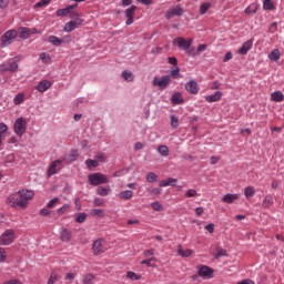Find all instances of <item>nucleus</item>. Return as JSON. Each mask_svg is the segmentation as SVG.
I'll list each match as a JSON object with an SVG mask.
<instances>
[{
  "label": "nucleus",
  "mask_w": 284,
  "mask_h": 284,
  "mask_svg": "<svg viewBox=\"0 0 284 284\" xmlns=\"http://www.w3.org/2000/svg\"><path fill=\"white\" fill-rule=\"evenodd\" d=\"M34 193L32 191L22 190L17 193H13L7 197V205L10 207H19V210H26L28 207V201L33 199Z\"/></svg>",
  "instance_id": "1"
},
{
  "label": "nucleus",
  "mask_w": 284,
  "mask_h": 284,
  "mask_svg": "<svg viewBox=\"0 0 284 284\" xmlns=\"http://www.w3.org/2000/svg\"><path fill=\"white\" fill-rule=\"evenodd\" d=\"M72 20L67 22L63 27L64 32H74L78 28L83 26L84 20L81 18V13L78 17L71 18Z\"/></svg>",
  "instance_id": "2"
},
{
  "label": "nucleus",
  "mask_w": 284,
  "mask_h": 284,
  "mask_svg": "<svg viewBox=\"0 0 284 284\" xmlns=\"http://www.w3.org/2000/svg\"><path fill=\"white\" fill-rule=\"evenodd\" d=\"M17 241V233L14 230H7L0 235V245H12Z\"/></svg>",
  "instance_id": "3"
},
{
  "label": "nucleus",
  "mask_w": 284,
  "mask_h": 284,
  "mask_svg": "<svg viewBox=\"0 0 284 284\" xmlns=\"http://www.w3.org/2000/svg\"><path fill=\"white\" fill-rule=\"evenodd\" d=\"M26 130H28V123L26 122V119L18 118L13 123L14 134H17V136L22 138L23 134H26Z\"/></svg>",
  "instance_id": "4"
},
{
  "label": "nucleus",
  "mask_w": 284,
  "mask_h": 284,
  "mask_svg": "<svg viewBox=\"0 0 284 284\" xmlns=\"http://www.w3.org/2000/svg\"><path fill=\"white\" fill-rule=\"evenodd\" d=\"M172 83V75H163L162 78H154L153 85L159 90H165Z\"/></svg>",
  "instance_id": "5"
},
{
  "label": "nucleus",
  "mask_w": 284,
  "mask_h": 284,
  "mask_svg": "<svg viewBox=\"0 0 284 284\" xmlns=\"http://www.w3.org/2000/svg\"><path fill=\"white\" fill-rule=\"evenodd\" d=\"M19 32H17V30H9L7 31L2 37H1V47L6 48L8 45H10L14 39H17Z\"/></svg>",
  "instance_id": "6"
},
{
  "label": "nucleus",
  "mask_w": 284,
  "mask_h": 284,
  "mask_svg": "<svg viewBox=\"0 0 284 284\" xmlns=\"http://www.w3.org/2000/svg\"><path fill=\"white\" fill-rule=\"evenodd\" d=\"M89 182L91 185H103V183H109V180L102 173H93L89 175Z\"/></svg>",
  "instance_id": "7"
},
{
  "label": "nucleus",
  "mask_w": 284,
  "mask_h": 284,
  "mask_svg": "<svg viewBox=\"0 0 284 284\" xmlns=\"http://www.w3.org/2000/svg\"><path fill=\"white\" fill-rule=\"evenodd\" d=\"M92 250H93V254L95 256H99V254H103L104 252H108V244L102 239L95 240L93 242Z\"/></svg>",
  "instance_id": "8"
},
{
  "label": "nucleus",
  "mask_w": 284,
  "mask_h": 284,
  "mask_svg": "<svg viewBox=\"0 0 284 284\" xmlns=\"http://www.w3.org/2000/svg\"><path fill=\"white\" fill-rule=\"evenodd\" d=\"M193 39H185V38H176L173 40V45H178L180 50H184L187 52L192 47Z\"/></svg>",
  "instance_id": "9"
},
{
  "label": "nucleus",
  "mask_w": 284,
  "mask_h": 284,
  "mask_svg": "<svg viewBox=\"0 0 284 284\" xmlns=\"http://www.w3.org/2000/svg\"><path fill=\"white\" fill-rule=\"evenodd\" d=\"M183 8L181 6L171 7L166 12V19H174V17H183Z\"/></svg>",
  "instance_id": "10"
},
{
  "label": "nucleus",
  "mask_w": 284,
  "mask_h": 284,
  "mask_svg": "<svg viewBox=\"0 0 284 284\" xmlns=\"http://www.w3.org/2000/svg\"><path fill=\"white\" fill-rule=\"evenodd\" d=\"M63 168V161L61 160H55L50 163L49 169H48V176H54L59 170Z\"/></svg>",
  "instance_id": "11"
},
{
  "label": "nucleus",
  "mask_w": 284,
  "mask_h": 284,
  "mask_svg": "<svg viewBox=\"0 0 284 284\" xmlns=\"http://www.w3.org/2000/svg\"><path fill=\"white\" fill-rule=\"evenodd\" d=\"M197 274L199 276H201L202 278H212L213 274H214V270L211 268L210 266H205V265H200L197 267Z\"/></svg>",
  "instance_id": "12"
},
{
  "label": "nucleus",
  "mask_w": 284,
  "mask_h": 284,
  "mask_svg": "<svg viewBox=\"0 0 284 284\" xmlns=\"http://www.w3.org/2000/svg\"><path fill=\"white\" fill-rule=\"evenodd\" d=\"M17 72L19 70V63H17V60L11 59L8 61V64H2L0 72Z\"/></svg>",
  "instance_id": "13"
},
{
  "label": "nucleus",
  "mask_w": 284,
  "mask_h": 284,
  "mask_svg": "<svg viewBox=\"0 0 284 284\" xmlns=\"http://www.w3.org/2000/svg\"><path fill=\"white\" fill-rule=\"evenodd\" d=\"M124 14L126 17V26H132L134 23V14H136V6H131L124 11Z\"/></svg>",
  "instance_id": "14"
},
{
  "label": "nucleus",
  "mask_w": 284,
  "mask_h": 284,
  "mask_svg": "<svg viewBox=\"0 0 284 284\" xmlns=\"http://www.w3.org/2000/svg\"><path fill=\"white\" fill-rule=\"evenodd\" d=\"M68 14H69L70 19H77V17H79V12L71 11L68 6L63 9H59L57 11V17H68Z\"/></svg>",
  "instance_id": "15"
},
{
  "label": "nucleus",
  "mask_w": 284,
  "mask_h": 284,
  "mask_svg": "<svg viewBox=\"0 0 284 284\" xmlns=\"http://www.w3.org/2000/svg\"><path fill=\"white\" fill-rule=\"evenodd\" d=\"M186 92H190V94H199V84L194 80H190L185 84Z\"/></svg>",
  "instance_id": "16"
},
{
  "label": "nucleus",
  "mask_w": 284,
  "mask_h": 284,
  "mask_svg": "<svg viewBox=\"0 0 284 284\" xmlns=\"http://www.w3.org/2000/svg\"><path fill=\"white\" fill-rule=\"evenodd\" d=\"M241 199V195L240 194H231V193H227L225 194L223 197H222V201L223 203H229V204H232L234 203V201H239Z\"/></svg>",
  "instance_id": "17"
},
{
  "label": "nucleus",
  "mask_w": 284,
  "mask_h": 284,
  "mask_svg": "<svg viewBox=\"0 0 284 284\" xmlns=\"http://www.w3.org/2000/svg\"><path fill=\"white\" fill-rule=\"evenodd\" d=\"M176 183H179L178 179L169 178L166 180L160 181L159 185H160V187H168V186L174 187V185H176Z\"/></svg>",
  "instance_id": "18"
},
{
  "label": "nucleus",
  "mask_w": 284,
  "mask_h": 284,
  "mask_svg": "<svg viewBox=\"0 0 284 284\" xmlns=\"http://www.w3.org/2000/svg\"><path fill=\"white\" fill-rule=\"evenodd\" d=\"M222 97H223V92L217 91V92H215L212 95H206L205 97V101L207 103H216L220 99H222Z\"/></svg>",
  "instance_id": "19"
},
{
  "label": "nucleus",
  "mask_w": 284,
  "mask_h": 284,
  "mask_svg": "<svg viewBox=\"0 0 284 284\" xmlns=\"http://www.w3.org/2000/svg\"><path fill=\"white\" fill-rule=\"evenodd\" d=\"M50 88H52V83L48 80L41 81L38 85H37V90L39 92H48V90H50Z\"/></svg>",
  "instance_id": "20"
},
{
  "label": "nucleus",
  "mask_w": 284,
  "mask_h": 284,
  "mask_svg": "<svg viewBox=\"0 0 284 284\" xmlns=\"http://www.w3.org/2000/svg\"><path fill=\"white\" fill-rule=\"evenodd\" d=\"M171 102L173 105H182L185 101L183 100V94H181V92H175L171 98Z\"/></svg>",
  "instance_id": "21"
},
{
  "label": "nucleus",
  "mask_w": 284,
  "mask_h": 284,
  "mask_svg": "<svg viewBox=\"0 0 284 284\" xmlns=\"http://www.w3.org/2000/svg\"><path fill=\"white\" fill-rule=\"evenodd\" d=\"M132 196H134V192H132L131 190H125L118 194V199H121V201H130Z\"/></svg>",
  "instance_id": "22"
},
{
  "label": "nucleus",
  "mask_w": 284,
  "mask_h": 284,
  "mask_svg": "<svg viewBox=\"0 0 284 284\" xmlns=\"http://www.w3.org/2000/svg\"><path fill=\"white\" fill-rule=\"evenodd\" d=\"M71 240H72V232H70L68 229H62L61 241H63V243H70Z\"/></svg>",
  "instance_id": "23"
},
{
  "label": "nucleus",
  "mask_w": 284,
  "mask_h": 284,
  "mask_svg": "<svg viewBox=\"0 0 284 284\" xmlns=\"http://www.w3.org/2000/svg\"><path fill=\"white\" fill-rule=\"evenodd\" d=\"M67 39H70V36L59 39L57 38V36H51L49 38L50 43H52L53 45H61V43H65Z\"/></svg>",
  "instance_id": "24"
},
{
  "label": "nucleus",
  "mask_w": 284,
  "mask_h": 284,
  "mask_svg": "<svg viewBox=\"0 0 284 284\" xmlns=\"http://www.w3.org/2000/svg\"><path fill=\"white\" fill-rule=\"evenodd\" d=\"M94 281H97V275H94L92 273H88V274L83 275V277H82L83 284H94Z\"/></svg>",
  "instance_id": "25"
},
{
  "label": "nucleus",
  "mask_w": 284,
  "mask_h": 284,
  "mask_svg": "<svg viewBox=\"0 0 284 284\" xmlns=\"http://www.w3.org/2000/svg\"><path fill=\"white\" fill-rule=\"evenodd\" d=\"M271 100L275 101V103H281L284 101V94L281 91H275L271 94Z\"/></svg>",
  "instance_id": "26"
},
{
  "label": "nucleus",
  "mask_w": 284,
  "mask_h": 284,
  "mask_svg": "<svg viewBox=\"0 0 284 284\" xmlns=\"http://www.w3.org/2000/svg\"><path fill=\"white\" fill-rule=\"evenodd\" d=\"M268 59L271 61H278V59H281V50L278 49H274L270 54H268Z\"/></svg>",
  "instance_id": "27"
},
{
  "label": "nucleus",
  "mask_w": 284,
  "mask_h": 284,
  "mask_svg": "<svg viewBox=\"0 0 284 284\" xmlns=\"http://www.w3.org/2000/svg\"><path fill=\"white\" fill-rule=\"evenodd\" d=\"M178 254H180V256H183L184 258H187V256H192V254H194V251H192L190 248L183 250L180 247L178 250Z\"/></svg>",
  "instance_id": "28"
},
{
  "label": "nucleus",
  "mask_w": 284,
  "mask_h": 284,
  "mask_svg": "<svg viewBox=\"0 0 284 284\" xmlns=\"http://www.w3.org/2000/svg\"><path fill=\"white\" fill-rule=\"evenodd\" d=\"M250 52V41H246L239 50L237 54H247Z\"/></svg>",
  "instance_id": "29"
},
{
  "label": "nucleus",
  "mask_w": 284,
  "mask_h": 284,
  "mask_svg": "<svg viewBox=\"0 0 284 284\" xmlns=\"http://www.w3.org/2000/svg\"><path fill=\"white\" fill-rule=\"evenodd\" d=\"M122 78L124 81L132 82V81H134V73H132V71H123Z\"/></svg>",
  "instance_id": "30"
},
{
  "label": "nucleus",
  "mask_w": 284,
  "mask_h": 284,
  "mask_svg": "<svg viewBox=\"0 0 284 284\" xmlns=\"http://www.w3.org/2000/svg\"><path fill=\"white\" fill-rule=\"evenodd\" d=\"M146 181L148 183H156V181H159V175H156L154 172H149L146 174Z\"/></svg>",
  "instance_id": "31"
},
{
  "label": "nucleus",
  "mask_w": 284,
  "mask_h": 284,
  "mask_svg": "<svg viewBox=\"0 0 284 284\" xmlns=\"http://www.w3.org/2000/svg\"><path fill=\"white\" fill-rule=\"evenodd\" d=\"M158 152L161 154V156H168L170 154V149L168 145H160L158 146Z\"/></svg>",
  "instance_id": "32"
},
{
  "label": "nucleus",
  "mask_w": 284,
  "mask_h": 284,
  "mask_svg": "<svg viewBox=\"0 0 284 284\" xmlns=\"http://www.w3.org/2000/svg\"><path fill=\"white\" fill-rule=\"evenodd\" d=\"M26 101V95L23 93H18L16 98L13 99L14 105H21Z\"/></svg>",
  "instance_id": "33"
},
{
  "label": "nucleus",
  "mask_w": 284,
  "mask_h": 284,
  "mask_svg": "<svg viewBox=\"0 0 284 284\" xmlns=\"http://www.w3.org/2000/svg\"><path fill=\"white\" fill-rule=\"evenodd\" d=\"M97 193L99 196H108L110 194V187L99 186Z\"/></svg>",
  "instance_id": "34"
},
{
  "label": "nucleus",
  "mask_w": 284,
  "mask_h": 284,
  "mask_svg": "<svg viewBox=\"0 0 284 284\" xmlns=\"http://www.w3.org/2000/svg\"><path fill=\"white\" fill-rule=\"evenodd\" d=\"M91 216H99L100 219H103V216H105V211L101 209H93L91 211Z\"/></svg>",
  "instance_id": "35"
},
{
  "label": "nucleus",
  "mask_w": 284,
  "mask_h": 284,
  "mask_svg": "<svg viewBox=\"0 0 284 284\" xmlns=\"http://www.w3.org/2000/svg\"><path fill=\"white\" fill-rule=\"evenodd\" d=\"M210 8H212V4L209 2H204L203 4H201L200 14H206V12L210 10Z\"/></svg>",
  "instance_id": "36"
},
{
  "label": "nucleus",
  "mask_w": 284,
  "mask_h": 284,
  "mask_svg": "<svg viewBox=\"0 0 284 284\" xmlns=\"http://www.w3.org/2000/svg\"><path fill=\"white\" fill-rule=\"evenodd\" d=\"M40 59L42 63H45L47 65H49V63H52V58H50V54L48 53H41Z\"/></svg>",
  "instance_id": "37"
},
{
  "label": "nucleus",
  "mask_w": 284,
  "mask_h": 284,
  "mask_svg": "<svg viewBox=\"0 0 284 284\" xmlns=\"http://www.w3.org/2000/svg\"><path fill=\"white\" fill-rule=\"evenodd\" d=\"M214 256L215 258H221V256H227V251L225 248L217 247Z\"/></svg>",
  "instance_id": "38"
},
{
  "label": "nucleus",
  "mask_w": 284,
  "mask_h": 284,
  "mask_svg": "<svg viewBox=\"0 0 284 284\" xmlns=\"http://www.w3.org/2000/svg\"><path fill=\"white\" fill-rule=\"evenodd\" d=\"M184 196L186 199H194V196H199V192H196L194 189H190L185 192Z\"/></svg>",
  "instance_id": "39"
},
{
  "label": "nucleus",
  "mask_w": 284,
  "mask_h": 284,
  "mask_svg": "<svg viewBox=\"0 0 284 284\" xmlns=\"http://www.w3.org/2000/svg\"><path fill=\"white\" fill-rule=\"evenodd\" d=\"M52 0H40L39 2H37L34 4V8H45L48 6H50Z\"/></svg>",
  "instance_id": "40"
},
{
  "label": "nucleus",
  "mask_w": 284,
  "mask_h": 284,
  "mask_svg": "<svg viewBox=\"0 0 284 284\" xmlns=\"http://www.w3.org/2000/svg\"><path fill=\"white\" fill-rule=\"evenodd\" d=\"M87 219H88V214H85V213H79V214L77 215V217H75V222H77V223H85Z\"/></svg>",
  "instance_id": "41"
},
{
  "label": "nucleus",
  "mask_w": 284,
  "mask_h": 284,
  "mask_svg": "<svg viewBox=\"0 0 284 284\" xmlns=\"http://www.w3.org/2000/svg\"><path fill=\"white\" fill-rule=\"evenodd\" d=\"M264 10H274V2L272 0H264Z\"/></svg>",
  "instance_id": "42"
},
{
  "label": "nucleus",
  "mask_w": 284,
  "mask_h": 284,
  "mask_svg": "<svg viewBox=\"0 0 284 284\" xmlns=\"http://www.w3.org/2000/svg\"><path fill=\"white\" fill-rule=\"evenodd\" d=\"M85 165H87V166L89 168V170H90V169H92V168H99V162H97L95 160L89 159V160L85 161Z\"/></svg>",
  "instance_id": "43"
},
{
  "label": "nucleus",
  "mask_w": 284,
  "mask_h": 284,
  "mask_svg": "<svg viewBox=\"0 0 284 284\" xmlns=\"http://www.w3.org/2000/svg\"><path fill=\"white\" fill-rule=\"evenodd\" d=\"M57 281H59V275L52 272L47 284H54Z\"/></svg>",
  "instance_id": "44"
},
{
  "label": "nucleus",
  "mask_w": 284,
  "mask_h": 284,
  "mask_svg": "<svg viewBox=\"0 0 284 284\" xmlns=\"http://www.w3.org/2000/svg\"><path fill=\"white\" fill-rule=\"evenodd\" d=\"M126 277L130 278L131 281H140L141 276L136 275V273L129 271L126 274Z\"/></svg>",
  "instance_id": "45"
},
{
  "label": "nucleus",
  "mask_w": 284,
  "mask_h": 284,
  "mask_svg": "<svg viewBox=\"0 0 284 284\" xmlns=\"http://www.w3.org/2000/svg\"><path fill=\"white\" fill-rule=\"evenodd\" d=\"M171 126L175 130L179 128V116L171 115Z\"/></svg>",
  "instance_id": "46"
},
{
  "label": "nucleus",
  "mask_w": 284,
  "mask_h": 284,
  "mask_svg": "<svg viewBox=\"0 0 284 284\" xmlns=\"http://www.w3.org/2000/svg\"><path fill=\"white\" fill-rule=\"evenodd\" d=\"M151 207H152V210H154L155 212H161V210H163V206H162L161 203H159V202H153V203H151Z\"/></svg>",
  "instance_id": "47"
},
{
  "label": "nucleus",
  "mask_w": 284,
  "mask_h": 284,
  "mask_svg": "<svg viewBox=\"0 0 284 284\" xmlns=\"http://www.w3.org/2000/svg\"><path fill=\"white\" fill-rule=\"evenodd\" d=\"M65 212H70V204H64L62 207L58 209V214H65Z\"/></svg>",
  "instance_id": "48"
},
{
  "label": "nucleus",
  "mask_w": 284,
  "mask_h": 284,
  "mask_svg": "<svg viewBox=\"0 0 284 284\" xmlns=\"http://www.w3.org/2000/svg\"><path fill=\"white\" fill-rule=\"evenodd\" d=\"M180 74H181V69L179 67H176L171 71V77H173V79H179Z\"/></svg>",
  "instance_id": "49"
},
{
  "label": "nucleus",
  "mask_w": 284,
  "mask_h": 284,
  "mask_svg": "<svg viewBox=\"0 0 284 284\" xmlns=\"http://www.w3.org/2000/svg\"><path fill=\"white\" fill-rule=\"evenodd\" d=\"M57 203H59V197H54L52 199L48 204H47V207L49 210H52V207H54L57 205Z\"/></svg>",
  "instance_id": "50"
},
{
  "label": "nucleus",
  "mask_w": 284,
  "mask_h": 284,
  "mask_svg": "<svg viewBox=\"0 0 284 284\" xmlns=\"http://www.w3.org/2000/svg\"><path fill=\"white\" fill-rule=\"evenodd\" d=\"M79 158V151L74 150L71 151L70 155H69V160L72 161H77V159Z\"/></svg>",
  "instance_id": "51"
},
{
  "label": "nucleus",
  "mask_w": 284,
  "mask_h": 284,
  "mask_svg": "<svg viewBox=\"0 0 284 284\" xmlns=\"http://www.w3.org/2000/svg\"><path fill=\"white\" fill-rule=\"evenodd\" d=\"M148 192H150V194H154L155 196H158V194H161V189H159V187H149Z\"/></svg>",
  "instance_id": "52"
},
{
  "label": "nucleus",
  "mask_w": 284,
  "mask_h": 284,
  "mask_svg": "<svg viewBox=\"0 0 284 284\" xmlns=\"http://www.w3.org/2000/svg\"><path fill=\"white\" fill-rule=\"evenodd\" d=\"M272 203H273L272 196H266L264 199L263 205L264 207H270Z\"/></svg>",
  "instance_id": "53"
},
{
  "label": "nucleus",
  "mask_w": 284,
  "mask_h": 284,
  "mask_svg": "<svg viewBox=\"0 0 284 284\" xmlns=\"http://www.w3.org/2000/svg\"><path fill=\"white\" fill-rule=\"evenodd\" d=\"M30 28H22L21 31V37H23L24 39H28V37H30Z\"/></svg>",
  "instance_id": "54"
},
{
  "label": "nucleus",
  "mask_w": 284,
  "mask_h": 284,
  "mask_svg": "<svg viewBox=\"0 0 284 284\" xmlns=\"http://www.w3.org/2000/svg\"><path fill=\"white\" fill-rule=\"evenodd\" d=\"M6 132H8V125H6V123H0V136H2V134H6Z\"/></svg>",
  "instance_id": "55"
},
{
  "label": "nucleus",
  "mask_w": 284,
  "mask_h": 284,
  "mask_svg": "<svg viewBox=\"0 0 284 284\" xmlns=\"http://www.w3.org/2000/svg\"><path fill=\"white\" fill-rule=\"evenodd\" d=\"M93 203L95 207H102V205H104L103 200L100 197H95Z\"/></svg>",
  "instance_id": "56"
},
{
  "label": "nucleus",
  "mask_w": 284,
  "mask_h": 284,
  "mask_svg": "<svg viewBox=\"0 0 284 284\" xmlns=\"http://www.w3.org/2000/svg\"><path fill=\"white\" fill-rule=\"evenodd\" d=\"M207 50V44H200L196 49L197 54H201V52H205Z\"/></svg>",
  "instance_id": "57"
},
{
  "label": "nucleus",
  "mask_w": 284,
  "mask_h": 284,
  "mask_svg": "<svg viewBox=\"0 0 284 284\" xmlns=\"http://www.w3.org/2000/svg\"><path fill=\"white\" fill-rule=\"evenodd\" d=\"M152 261H154V257H151L150 260L142 261L141 265H146V267H152Z\"/></svg>",
  "instance_id": "58"
},
{
  "label": "nucleus",
  "mask_w": 284,
  "mask_h": 284,
  "mask_svg": "<svg viewBox=\"0 0 284 284\" xmlns=\"http://www.w3.org/2000/svg\"><path fill=\"white\" fill-rule=\"evenodd\" d=\"M6 261V250L0 247V263Z\"/></svg>",
  "instance_id": "59"
},
{
  "label": "nucleus",
  "mask_w": 284,
  "mask_h": 284,
  "mask_svg": "<svg viewBox=\"0 0 284 284\" xmlns=\"http://www.w3.org/2000/svg\"><path fill=\"white\" fill-rule=\"evenodd\" d=\"M204 230H206L207 232H210V234H214V224H207Z\"/></svg>",
  "instance_id": "60"
},
{
  "label": "nucleus",
  "mask_w": 284,
  "mask_h": 284,
  "mask_svg": "<svg viewBox=\"0 0 284 284\" xmlns=\"http://www.w3.org/2000/svg\"><path fill=\"white\" fill-rule=\"evenodd\" d=\"M95 159H97V161L103 162V161H105V154H103V153H98V154L95 155Z\"/></svg>",
  "instance_id": "61"
},
{
  "label": "nucleus",
  "mask_w": 284,
  "mask_h": 284,
  "mask_svg": "<svg viewBox=\"0 0 284 284\" xmlns=\"http://www.w3.org/2000/svg\"><path fill=\"white\" fill-rule=\"evenodd\" d=\"M231 59H232V52H227L224 55L223 61H224V63H227V61H231Z\"/></svg>",
  "instance_id": "62"
},
{
  "label": "nucleus",
  "mask_w": 284,
  "mask_h": 284,
  "mask_svg": "<svg viewBox=\"0 0 284 284\" xmlns=\"http://www.w3.org/2000/svg\"><path fill=\"white\" fill-rule=\"evenodd\" d=\"M169 63H170L171 65H176V64L179 63V61L176 60L175 57H170V58H169Z\"/></svg>",
  "instance_id": "63"
},
{
  "label": "nucleus",
  "mask_w": 284,
  "mask_h": 284,
  "mask_svg": "<svg viewBox=\"0 0 284 284\" xmlns=\"http://www.w3.org/2000/svg\"><path fill=\"white\" fill-rule=\"evenodd\" d=\"M144 256H145V257H148V256H154V250L151 248V250L144 251Z\"/></svg>",
  "instance_id": "64"
}]
</instances>
